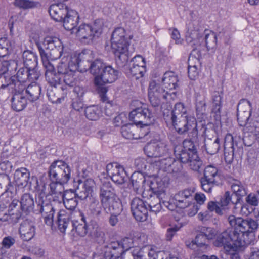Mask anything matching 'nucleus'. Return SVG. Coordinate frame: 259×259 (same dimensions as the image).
Listing matches in <instances>:
<instances>
[{"label": "nucleus", "mask_w": 259, "mask_h": 259, "mask_svg": "<svg viewBox=\"0 0 259 259\" xmlns=\"http://www.w3.org/2000/svg\"><path fill=\"white\" fill-rule=\"evenodd\" d=\"M37 47L41 58L43 66L46 69L45 76L46 81H61L58 73L54 70L50 59L55 60L63 54V46L61 40L55 37L47 36L42 42H37Z\"/></svg>", "instance_id": "obj_1"}, {"label": "nucleus", "mask_w": 259, "mask_h": 259, "mask_svg": "<svg viewBox=\"0 0 259 259\" xmlns=\"http://www.w3.org/2000/svg\"><path fill=\"white\" fill-rule=\"evenodd\" d=\"M93 52L90 50H84L78 55L64 56L58 66V74L63 77V81L70 79L74 73L80 69L82 71L85 68V64H91Z\"/></svg>", "instance_id": "obj_2"}, {"label": "nucleus", "mask_w": 259, "mask_h": 259, "mask_svg": "<svg viewBox=\"0 0 259 259\" xmlns=\"http://www.w3.org/2000/svg\"><path fill=\"white\" fill-rule=\"evenodd\" d=\"M170 105L168 103H163L161 105V110L163 113L164 119L169 121L176 131H183L182 129L185 130L188 122L191 118L194 117L187 115L186 109L184 105L181 102L177 103L172 110Z\"/></svg>", "instance_id": "obj_3"}, {"label": "nucleus", "mask_w": 259, "mask_h": 259, "mask_svg": "<svg viewBox=\"0 0 259 259\" xmlns=\"http://www.w3.org/2000/svg\"><path fill=\"white\" fill-rule=\"evenodd\" d=\"M19 200L6 197L0 200V221L14 225L26 214Z\"/></svg>", "instance_id": "obj_4"}, {"label": "nucleus", "mask_w": 259, "mask_h": 259, "mask_svg": "<svg viewBox=\"0 0 259 259\" xmlns=\"http://www.w3.org/2000/svg\"><path fill=\"white\" fill-rule=\"evenodd\" d=\"M111 44L112 52L117 58L116 62L119 64L121 61L122 65L124 64L128 60L127 52L130 45L124 29L118 27L114 30L111 36Z\"/></svg>", "instance_id": "obj_5"}, {"label": "nucleus", "mask_w": 259, "mask_h": 259, "mask_svg": "<svg viewBox=\"0 0 259 259\" xmlns=\"http://www.w3.org/2000/svg\"><path fill=\"white\" fill-rule=\"evenodd\" d=\"M82 223L78 221H71L70 220V215L65 210H60L58 213L57 223L59 230L62 233L64 232L66 229L69 227H72V230H75L77 234L84 237L89 233L90 224L87 225L85 220V217L80 213Z\"/></svg>", "instance_id": "obj_6"}, {"label": "nucleus", "mask_w": 259, "mask_h": 259, "mask_svg": "<svg viewBox=\"0 0 259 259\" xmlns=\"http://www.w3.org/2000/svg\"><path fill=\"white\" fill-rule=\"evenodd\" d=\"M48 175L52 182L64 184L71 178V168L64 161L56 160L50 166Z\"/></svg>", "instance_id": "obj_7"}, {"label": "nucleus", "mask_w": 259, "mask_h": 259, "mask_svg": "<svg viewBox=\"0 0 259 259\" xmlns=\"http://www.w3.org/2000/svg\"><path fill=\"white\" fill-rule=\"evenodd\" d=\"M104 26V20L98 19L92 25L82 24L76 28L74 33L80 39H88L90 40L94 37H99L102 34Z\"/></svg>", "instance_id": "obj_8"}, {"label": "nucleus", "mask_w": 259, "mask_h": 259, "mask_svg": "<svg viewBox=\"0 0 259 259\" xmlns=\"http://www.w3.org/2000/svg\"><path fill=\"white\" fill-rule=\"evenodd\" d=\"M129 119L135 125L149 126L153 124L155 117L148 108L144 106L133 110L129 114Z\"/></svg>", "instance_id": "obj_9"}, {"label": "nucleus", "mask_w": 259, "mask_h": 259, "mask_svg": "<svg viewBox=\"0 0 259 259\" xmlns=\"http://www.w3.org/2000/svg\"><path fill=\"white\" fill-rule=\"evenodd\" d=\"M16 185L21 188L28 187L30 189H35L37 187V177L32 176L30 178L29 170L24 167L16 169L14 175Z\"/></svg>", "instance_id": "obj_10"}, {"label": "nucleus", "mask_w": 259, "mask_h": 259, "mask_svg": "<svg viewBox=\"0 0 259 259\" xmlns=\"http://www.w3.org/2000/svg\"><path fill=\"white\" fill-rule=\"evenodd\" d=\"M228 220L231 226L234 228L233 231L238 233H243L247 230H256L258 226L257 221L252 219H243L241 217L230 215Z\"/></svg>", "instance_id": "obj_11"}, {"label": "nucleus", "mask_w": 259, "mask_h": 259, "mask_svg": "<svg viewBox=\"0 0 259 259\" xmlns=\"http://www.w3.org/2000/svg\"><path fill=\"white\" fill-rule=\"evenodd\" d=\"M95 183L93 179H78L74 181V187L77 192L78 197L81 200H85L93 192Z\"/></svg>", "instance_id": "obj_12"}, {"label": "nucleus", "mask_w": 259, "mask_h": 259, "mask_svg": "<svg viewBox=\"0 0 259 259\" xmlns=\"http://www.w3.org/2000/svg\"><path fill=\"white\" fill-rule=\"evenodd\" d=\"M235 231L227 230L218 235L213 244L217 247H223L226 252H229L232 249L235 251V239H234Z\"/></svg>", "instance_id": "obj_13"}, {"label": "nucleus", "mask_w": 259, "mask_h": 259, "mask_svg": "<svg viewBox=\"0 0 259 259\" xmlns=\"http://www.w3.org/2000/svg\"><path fill=\"white\" fill-rule=\"evenodd\" d=\"M251 230H247L243 233H238L235 231L234 239H235L234 245L235 251H243L248 245L254 243L255 241V234Z\"/></svg>", "instance_id": "obj_14"}, {"label": "nucleus", "mask_w": 259, "mask_h": 259, "mask_svg": "<svg viewBox=\"0 0 259 259\" xmlns=\"http://www.w3.org/2000/svg\"><path fill=\"white\" fill-rule=\"evenodd\" d=\"M36 203L38 211L42 214L44 221L48 226H52L53 223V217L55 209L48 201L47 199L42 200V197L36 198Z\"/></svg>", "instance_id": "obj_15"}, {"label": "nucleus", "mask_w": 259, "mask_h": 259, "mask_svg": "<svg viewBox=\"0 0 259 259\" xmlns=\"http://www.w3.org/2000/svg\"><path fill=\"white\" fill-rule=\"evenodd\" d=\"M106 171L112 180L118 184H122L127 178L124 168L117 163H109L106 166Z\"/></svg>", "instance_id": "obj_16"}, {"label": "nucleus", "mask_w": 259, "mask_h": 259, "mask_svg": "<svg viewBox=\"0 0 259 259\" xmlns=\"http://www.w3.org/2000/svg\"><path fill=\"white\" fill-rule=\"evenodd\" d=\"M131 208L135 219L139 222H144L147 219L148 207L142 199L136 197L131 203Z\"/></svg>", "instance_id": "obj_17"}, {"label": "nucleus", "mask_w": 259, "mask_h": 259, "mask_svg": "<svg viewBox=\"0 0 259 259\" xmlns=\"http://www.w3.org/2000/svg\"><path fill=\"white\" fill-rule=\"evenodd\" d=\"M194 188H187L179 191L176 193L174 199L177 202V205L181 208H185L190 206L191 201L193 200Z\"/></svg>", "instance_id": "obj_18"}, {"label": "nucleus", "mask_w": 259, "mask_h": 259, "mask_svg": "<svg viewBox=\"0 0 259 259\" xmlns=\"http://www.w3.org/2000/svg\"><path fill=\"white\" fill-rule=\"evenodd\" d=\"M169 178L166 174L157 176L151 181L149 189L152 193L159 194V196L166 197L165 188L169 184Z\"/></svg>", "instance_id": "obj_19"}, {"label": "nucleus", "mask_w": 259, "mask_h": 259, "mask_svg": "<svg viewBox=\"0 0 259 259\" xmlns=\"http://www.w3.org/2000/svg\"><path fill=\"white\" fill-rule=\"evenodd\" d=\"M201 52L197 49H193L188 58V74L190 79L195 80L198 76L197 66L199 64Z\"/></svg>", "instance_id": "obj_20"}, {"label": "nucleus", "mask_w": 259, "mask_h": 259, "mask_svg": "<svg viewBox=\"0 0 259 259\" xmlns=\"http://www.w3.org/2000/svg\"><path fill=\"white\" fill-rule=\"evenodd\" d=\"M123 253L119 241H112L103 247L104 259H119Z\"/></svg>", "instance_id": "obj_21"}, {"label": "nucleus", "mask_w": 259, "mask_h": 259, "mask_svg": "<svg viewBox=\"0 0 259 259\" xmlns=\"http://www.w3.org/2000/svg\"><path fill=\"white\" fill-rule=\"evenodd\" d=\"M167 150L166 145L161 141H153L148 143L144 147V151L148 157H159Z\"/></svg>", "instance_id": "obj_22"}, {"label": "nucleus", "mask_w": 259, "mask_h": 259, "mask_svg": "<svg viewBox=\"0 0 259 259\" xmlns=\"http://www.w3.org/2000/svg\"><path fill=\"white\" fill-rule=\"evenodd\" d=\"M51 88L48 92L47 95L49 100L54 104H60L64 100V97H59L56 96L55 92L56 90L64 91L67 90V86H72L70 84H67L66 82H48Z\"/></svg>", "instance_id": "obj_23"}, {"label": "nucleus", "mask_w": 259, "mask_h": 259, "mask_svg": "<svg viewBox=\"0 0 259 259\" xmlns=\"http://www.w3.org/2000/svg\"><path fill=\"white\" fill-rule=\"evenodd\" d=\"M35 230L34 223L30 220L26 219L21 223L19 232L22 239L28 241L34 237Z\"/></svg>", "instance_id": "obj_24"}, {"label": "nucleus", "mask_w": 259, "mask_h": 259, "mask_svg": "<svg viewBox=\"0 0 259 259\" xmlns=\"http://www.w3.org/2000/svg\"><path fill=\"white\" fill-rule=\"evenodd\" d=\"M118 197L111 183L108 181L102 182L100 187L99 198L102 204Z\"/></svg>", "instance_id": "obj_25"}, {"label": "nucleus", "mask_w": 259, "mask_h": 259, "mask_svg": "<svg viewBox=\"0 0 259 259\" xmlns=\"http://www.w3.org/2000/svg\"><path fill=\"white\" fill-rule=\"evenodd\" d=\"M51 18L56 22H62L69 10L66 5L62 3L51 5L49 8Z\"/></svg>", "instance_id": "obj_26"}, {"label": "nucleus", "mask_w": 259, "mask_h": 259, "mask_svg": "<svg viewBox=\"0 0 259 259\" xmlns=\"http://www.w3.org/2000/svg\"><path fill=\"white\" fill-rule=\"evenodd\" d=\"M108 82H94V87L97 93L100 98V100L104 103H106L107 105L105 107V114L109 116L111 113L108 111V108L111 107L113 105V102L110 101L108 98L106 96V93L108 91V87L106 85Z\"/></svg>", "instance_id": "obj_27"}, {"label": "nucleus", "mask_w": 259, "mask_h": 259, "mask_svg": "<svg viewBox=\"0 0 259 259\" xmlns=\"http://www.w3.org/2000/svg\"><path fill=\"white\" fill-rule=\"evenodd\" d=\"M224 159L226 163L230 164L234 159V143L233 136L229 134L226 136L224 143Z\"/></svg>", "instance_id": "obj_28"}, {"label": "nucleus", "mask_w": 259, "mask_h": 259, "mask_svg": "<svg viewBox=\"0 0 259 259\" xmlns=\"http://www.w3.org/2000/svg\"><path fill=\"white\" fill-rule=\"evenodd\" d=\"M63 198V204L65 208L70 210H74L78 205V199H79L76 190L69 189L65 191Z\"/></svg>", "instance_id": "obj_29"}, {"label": "nucleus", "mask_w": 259, "mask_h": 259, "mask_svg": "<svg viewBox=\"0 0 259 259\" xmlns=\"http://www.w3.org/2000/svg\"><path fill=\"white\" fill-rule=\"evenodd\" d=\"M79 20L78 13L73 10H70L67 14L66 15L62 22H63L64 28L69 31H72L74 33L76 30V26Z\"/></svg>", "instance_id": "obj_30"}, {"label": "nucleus", "mask_w": 259, "mask_h": 259, "mask_svg": "<svg viewBox=\"0 0 259 259\" xmlns=\"http://www.w3.org/2000/svg\"><path fill=\"white\" fill-rule=\"evenodd\" d=\"M145 239L144 235H137L134 238L125 237L120 242V246L122 247L123 252L128 250L131 248L140 246L143 245V240Z\"/></svg>", "instance_id": "obj_31"}, {"label": "nucleus", "mask_w": 259, "mask_h": 259, "mask_svg": "<svg viewBox=\"0 0 259 259\" xmlns=\"http://www.w3.org/2000/svg\"><path fill=\"white\" fill-rule=\"evenodd\" d=\"M185 127V128H186L185 130L184 131V128L182 129L183 131H179L178 130H177L176 131L180 135H185L187 133L189 130H191L188 134V139L192 141L197 142L198 132L197 128V121L196 118H191L189 119V121L188 122L187 126Z\"/></svg>", "instance_id": "obj_32"}, {"label": "nucleus", "mask_w": 259, "mask_h": 259, "mask_svg": "<svg viewBox=\"0 0 259 259\" xmlns=\"http://www.w3.org/2000/svg\"><path fill=\"white\" fill-rule=\"evenodd\" d=\"M222 92H214L212 96L211 112L214 114L216 120L221 119V108L222 106Z\"/></svg>", "instance_id": "obj_33"}, {"label": "nucleus", "mask_w": 259, "mask_h": 259, "mask_svg": "<svg viewBox=\"0 0 259 259\" xmlns=\"http://www.w3.org/2000/svg\"><path fill=\"white\" fill-rule=\"evenodd\" d=\"M88 236L98 243H103L104 241V232L95 221L90 222Z\"/></svg>", "instance_id": "obj_34"}, {"label": "nucleus", "mask_w": 259, "mask_h": 259, "mask_svg": "<svg viewBox=\"0 0 259 259\" xmlns=\"http://www.w3.org/2000/svg\"><path fill=\"white\" fill-rule=\"evenodd\" d=\"M131 182L132 186L137 193H142L143 195L145 193V184L146 183V179L141 172H134L131 176Z\"/></svg>", "instance_id": "obj_35"}, {"label": "nucleus", "mask_w": 259, "mask_h": 259, "mask_svg": "<svg viewBox=\"0 0 259 259\" xmlns=\"http://www.w3.org/2000/svg\"><path fill=\"white\" fill-rule=\"evenodd\" d=\"M106 66L103 60L100 59H97L88 65L91 73L94 76V81H100L102 78V71Z\"/></svg>", "instance_id": "obj_36"}, {"label": "nucleus", "mask_w": 259, "mask_h": 259, "mask_svg": "<svg viewBox=\"0 0 259 259\" xmlns=\"http://www.w3.org/2000/svg\"><path fill=\"white\" fill-rule=\"evenodd\" d=\"M103 205L104 210L108 213L119 214L123 209L121 202L118 197Z\"/></svg>", "instance_id": "obj_37"}, {"label": "nucleus", "mask_w": 259, "mask_h": 259, "mask_svg": "<svg viewBox=\"0 0 259 259\" xmlns=\"http://www.w3.org/2000/svg\"><path fill=\"white\" fill-rule=\"evenodd\" d=\"M100 81H115L121 78L122 73L119 70L113 68L111 65H106L102 71Z\"/></svg>", "instance_id": "obj_38"}, {"label": "nucleus", "mask_w": 259, "mask_h": 259, "mask_svg": "<svg viewBox=\"0 0 259 259\" xmlns=\"http://www.w3.org/2000/svg\"><path fill=\"white\" fill-rule=\"evenodd\" d=\"M11 101L12 109L17 112L23 110L27 105V99L20 93H15Z\"/></svg>", "instance_id": "obj_39"}, {"label": "nucleus", "mask_w": 259, "mask_h": 259, "mask_svg": "<svg viewBox=\"0 0 259 259\" xmlns=\"http://www.w3.org/2000/svg\"><path fill=\"white\" fill-rule=\"evenodd\" d=\"M158 251L150 246H145L137 250L136 259H157Z\"/></svg>", "instance_id": "obj_40"}, {"label": "nucleus", "mask_w": 259, "mask_h": 259, "mask_svg": "<svg viewBox=\"0 0 259 259\" xmlns=\"http://www.w3.org/2000/svg\"><path fill=\"white\" fill-rule=\"evenodd\" d=\"M23 64L27 69H35L37 65L36 55L30 51H25L22 55Z\"/></svg>", "instance_id": "obj_41"}, {"label": "nucleus", "mask_w": 259, "mask_h": 259, "mask_svg": "<svg viewBox=\"0 0 259 259\" xmlns=\"http://www.w3.org/2000/svg\"><path fill=\"white\" fill-rule=\"evenodd\" d=\"M231 189L233 192L232 194L236 199V202H238L240 204L241 208L242 205L241 203L242 197L247 194L245 188L239 182L233 183L231 186Z\"/></svg>", "instance_id": "obj_42"}, {"label": "nucleus", "mask_w": 259, "mask_h": 259, "mask_svg": "<svg viewBox=\"0 0 259 259\" xmlns=\"http://www.w3.org/2000/svg\"><path fill=\"white\" fill-rule=\"evenodd\" d=\"M138 128L134 124H128L123 126L121 133L122 136L127 139H137L140 138L137 133Z\"/></svg>", "instance_id": "obj_43"}, {"label": "nucleus", "mask_w": 259, "mask_h": 259, "mask_svg": "<svg viewBox=\"0 0 259 259\" xmlns=\"http://www.w3.org/2000/svg\"><path fill=\"white\" fill-rule=\"evenodd\" d=\"M19 203L21 204L20 206L25 212L26 214L32 211L34 202L32 196L29 193L24 194L21 196Z\"/></svg>", "instance_id": "obj_44"}, {"label": "nucleus", "mask_w": 259, "mask_h": 259, "mask_svg": "<svg viewBox=\"0 0 259 259\" xmlns=\"http://www.w3.org/2000/svg\"><path fill=\"white\" fill-rule=\"evenodd\" d=\"M26 92L29 95V99L31 101L37 100L40 95L41 88L36 82H31L26 88Z\"/></svg>", "instance_id": "obj_45"}, {"label": "nucleus", "mask_w": 259, "mask_h": 259, "mask_svg": "<svg viewBox=\"0 0 259 259\" xmlns=\"http://www.w3.org/2000/svg\"><path fill=\"white\" fill-rule=\"evenodd\" d=\"M103 205L96 197H92L89 205V210L93 215L97 218L101 217L102 213Z\"/></svg>", "instance_id": "obj_46"}, {"label": "nucleus", "mask_w": 259, "mask_h": 259, "mask_svg": "<svg viewBox=\"0 0 259 259\" xmlns=\"http://www.w3.org/2000/svg\"><path fill=\"white\" fill-rule=\"evenodd\" d=\"M204 146L207 153L213 155L217 153L220 148V140L218 138L214 140L207 138L205 140Z\"/></svg>", "instance_id": "obj_47"}, {"label": "nucleus", "mask_w": 259, "mask_h": 259, "mask_svg": "<svg viewBox=\"0 0 259 259\" xmlns=\"http://www.w3.org/2000/svg\"><path fill=\"white\" fill-rule=\"evenodd\" d=\"M240 103L237 108V120L241 126H246L248 124V121L251 116V109L243 111L239 108Z\"/></svg>", "instance_id": "obj_48"}, {"label": "nucleus", "mask_w": 259, "mask_h": 259, "mask_svg": "<svg viewBox=\"0 0 259 259\" xmlns=\"http://www.w3.org/2000/svg\"><path fill=\"white\" fill-rule=\"evenodd\" d=\"M219 177L220 175L217 167L211 165L205 167L203 178L213 181H218L217 179Z\"/></svg>", "instance_id": "obj_49"}, {"label": "nucleus", "mask_w": 259, "mask_h": 259, "mask_svg": "<svg viewBox=\"0 0 259 259\" xmlns=\"http://www.w3.org/2000/svg\"><path fill=\"white\" fill-rule=\"evenodd\" d=\"M85 115L86 117L90 120H97L100 117V111L96 106H91L85 108Z\"/></svg>", "instance_id": "obj_50"}, {"label": "nucleus", "mask_w": 259, "mask_h": 259, "mask_svg": "<svg viewBox=\"0 0 259 259\" xmlns=\"http://www.w3.org/2000/svg\"><path fill=\"white\" fill-rule=\"evenodd\" d=\"M12 44L7 38H0V57H4L8 55L12 50Z\"/></svg>", "instance_id": "obj_51"}, {"label": "nucleus", "mask_w": 259, "mask_h": 259, "mask_svg": "<svg viewBox=\"0 0 259 259\" xmlns=\"http://www.w3.org/2000/svg\"><path fill=\"white\" fill-rule=\"evenodd\" d=\"M234 198L235 197L232 194L231 195L229 191L226 192L224 196L222 198L220 201L219 202L221 207L223 208L227 206L228 205L232 204L233 205H235L234 208H236V206L239 204L238 202L232 200V199Z\"/></svg>", "instance_id": "obj_52"}, {"label": "nucleus", "mask_w": 259, "mask_h": 259, "mask_svg": "<svg viewBox=\"0 0 259 259\" xmlns=\"http://www.w3.org/2000/svg\"><path fill=\"white\" fill-rule=\"evenodd\" d=\"M205 40L208 50L214 49L217 47V37L216 34L212 31L205 33Z\"/></svg>", "instance_id": "obj_53"}, {"label": "nucleus", "mask_w": 259, "mask_h": 259, "mask_svg": "<svg viewBox=\"0 0 259 259\" xmlns=\"http://www.w3.org/2000/svg\"><path fill=\"white\" fill-rule=\"evenodd\" d=\"M145 71L146 67L132 65L130 69L129 75L134 77L137 80L143 76Z\"/></svg>", "instance_id": "obj_54"}, {"label": "nucleus", "mask_w": 259, "mask_h": 259, "mask_svg": "<svg viewBox=\"0 0 259 259\" xmlns=\"http://www.w3.org/2000/svg\"><path fill=\"white\" fill-rule=\"evenodd\" d=\"M172 159L171 157L158 159L155 161L156 165L159 167L160 169L168 172L170 165L172 163Z\"/></svg>", "instance_id": "obj_55"}, {"label": "nucleus", "mask_w": 259, "mask_h": 259, "mask_svg": "<svg viewBox=\"0 0 259 259\" xmlns=\"http://www.w3.org/2000/svg\"><path fill=\"white\" fill-rule=\"evenodd\" d=\"M191 169L195 171H199L202 166V161L197 155V153L192 155V158L188 162Z\"/></svg>", "instance_id": "obj_56"}, {"label": "nucleus", "mask_w": 259, "mask_h": 259, "mask_svg": "<svg viewBox=\"0 0 259 259\" xmlns=\"http://www.w3.org/2000/svg\"><path fill=\"white\" fill-rule=\"evenodd\" d=\"M163 83L164 82H150L149 86V92L154 94L163 93L165 92Z\"/></svg>", "instance_id": "obj_57"}, {"label": "nucleus", "mask_w": 259, "mask_h": 259, "mask_svg": "<svg viewBox=\"0 0 259 259\" xmlns=\"http://www.w3.org/2000/svg\"><path fill=\"white\" fill-rule=\"evenodd\" d=\"M208 239L200 232L199 231V233L197 234L195 239L192 242V246L196 245L199 247H203L206 248V243Z\"/></svg>", "instance_id": "obj_58"}, {"label": "nucleus", "mask_w": 259, "mask_h": 259, "mask_svg": "<svg viewBox=\"0 0 259 259\" xmlns=\"http://www.w3.org/2000/svg\"><path fill=\"white\" fill-rule=\"evenodd\" d=\"M200 182L202 189L208 193H211L214 186L218 183V181H213L203 177L201 178Z\"/></svg>", "instance_id": "obj_59"}, {"label": "nucleus", "mask_w": 259, "mask_h": 259, "mask_svg": "<svg viewBox=\"0 0 259 259\" xmlns=\"http://www.w3.org/2000/svg\"><path fill=\"white\" fill-rule=\"evenodd\" d=\"M207 208L208 211L210 212V213L213 211H215L217 214L220 215H222L223 214V209L221 207L219 202H215L213 201H209L207 203Z\"/></svg>", "instance_id": "obj_60"}, {"label": "nucleus", "mask_w": 259, "mask_h": 259, "mask_svg": "<svg viewBox=\"0 0 259 259\" xmlns=\"http://www.w3.org/2000/svg\"><path fill=\"white\" fill-rule=\"evenodd\" d=\"M165 197L159 196V194L156 193H152L151 192L149 195V197L148 198V202H147L148 206H151L152 203L154 205L162 203L163 199Z\"/></svg>", "instance_id": "obj_61"}, {"label": "nucleus", "mask_w": 259, "mask_h": 259, "mask_svg": "<svg viewBox=\"0 0 259 259\" xmlns=\"http://www.w3.org/2000/svg\"><path fill=\"white\" fill-rule=\"evenodd\" d=\"M62 185L55 182L51 183L49 185L50 190L49 194L50 195L59 194L60 193L65 191Z\"/></svg>", "instance_id": "obj_62"}, {"label": "nucleus", "mask_w": 259, "mask_h": 259, "mask_svg": "<svg viewBox=\"0 0 259 259\" xmlns=\"http://www.w3.org/2000/svg\"><path fill=\"white\" fill-rule=\"evenodd\" d=\"M200 231L208 240L213 239L217 234L216 230L211 227H202Z\"/></svg>", "instance_id": "obj_63"}, {"label": "nucleus", "mask_w": 259, "mask_h": 259, "mask_svg": "<svg viewBox=\"0 0 259 259\" xmlns=\"http://www.w3.org/2000/svg\"><path fill=\"white\" fill-rule=\"evenodd\" d=\"M191 157L192 158V153L184 149H182L177 157L181 163H188L191 159Z\"/></svg>", "instance_id": "obj_64"}]
</instances>
